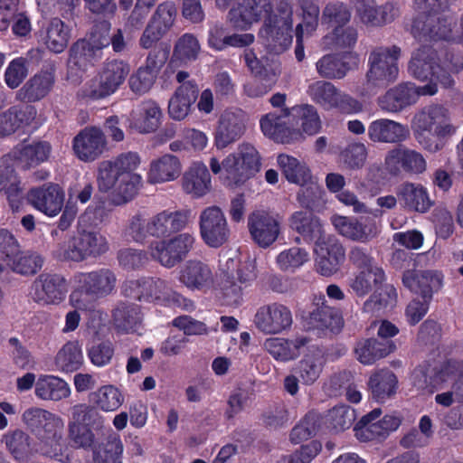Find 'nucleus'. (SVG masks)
<instances>
[{
    "instance_id": "nucleus-46",
    "label": "nucleus",
    "mask_w": 463,
    "mask_h": 463,
    "mask_svg": "<svg viewBox=\"0 0 463 463\" xmlns=\"http://www.w3.org/2000/svg\"><path fill=\"white\" fill-rule=\"evenodd\" d=\"M36 110L33 106L13 107L0 113V136H8L21 128L29 125L35 118Z\"/></svg>"
},
{
    "instance_id": "nucleus-7",
    "label": "nucleus",
    "mask_w": 463,
    "mask_h": 463,
    "mask_svg": "<svg viewBox=\"0 0 463 463\" xmlns=\"http://www.w3.org/2000/svg\"><path fill=\"white\" fill-rule=\"evenodd\" d=\"M129 71V65L123 61L104 62L96 76L79 90L78 98L87 103L111 96L124 83Z\"/></svg>"
},
{
    "instance_id": "nucleus-62",
    "label": "nucleus",
    "mask_w": 463,
    "mask_h": 463,
    "mask_svg": "<svg viewBox=\"0 0 463 463\" xmlns=\"http://www.w3.org/2000/svg\"><path fill=\"white\" fill-rule=\"evenodd\" d=\"M21 183L15 175L9 156L0 157V192H5L9 200L16 197L21 192Z\"/></svg>"
},
{
    "instance_id": "nucleus-58",
    "label": "nucleus",
    "mask_w": 463,
    "mask_h": 463,
    "mask_svg": "<svg viewBox=\"0 0 463 463\" xmlns=\"http://www.w3.org/2000/svg\"><path fill=\"white\" fill-rule=\"evenodd\" d=\"M4 441L14 458L22 461L34 454L33 439L28 433L22 430H14L4 436Z\"/></svg>"
},
{
    "instance_id": "nucleus-33",
    "label": "nucleus",
    "mask_w": 463,
    "mask_h": 463,
    "mask_svg": "<svg viewBox=\"0 0 463 463\" xmlns=\"http://www.w3.org/2000/svg\"><path fill=\"white\" fill-rule=\"evenodd\" d=\"M27 199L35 209L52 217L56 216L62 209L64 193L58 184H47L31 189Z\"/></svg>"
},
{
    "instance_id": "nucleus-60",
    "label": "nucleus",
    "mask_w": 463,
    "mask_h": 463,
    "mask_svg": "<svg viewBox=\"0 0 463 463\" xmlns=\"http://www.w3.org/2000/svg\"><path fill=\"white\" fill-rule=\"evenodd\" d=\"M343 54L334 55L326 54L319 59L316 63L317 73L327 79H342L351 69L349 62Z\"/></svg>"
},
{
    "instance_id": "nucleus-17",
    "label": "nucleus",
    "mask_w": 463,
    "mask_h": 463,
    "mask_svg": "<svg viewBox=\"0 0 463 463\" xmlns=\"http://www.w3.org/2000/svg\"><path fill=\"white\" fill-rule=\"evenodd\" d=\"M385 281V273L381 267L359 270L349 282L353 292L358 297H364L373 292L364 303V312L379 311L385 304L380 299L378 290Z\"/></svg>"
},
{
    "instance_id": "nucleus-38",
    "label": "nucleus",
    "mask_w": 463,
    "mask_h": 463,
    "mask_svg": "<svg viewBox=\"0 0 463 463\" xmlns=\"http://www.w3.org/2000/svg\"><path fill=\"white\" fill-rule=\"evenodd\" d=\"M403 285L423 299H431L441 287L442 277L436 270L409 269L402 276Z\"/></svg>"
},
{
    "instance_id": "nucleus-57",
    "label": "nucleus",
    "mask_w": 463,
    "mask_h": 463,
    "mask_svg": "<svg viewBox=\"0 0 463 463\" xmlns=\"http://www.w3.org/2000/svg\"><path fill=\"white\" fill-rule=\"evenodd\" d=\"M368 385L373 397L383 402L395 392L397 378L390 370H380L372 374Z\"/></svg>"
},
{
    "instance_id": "nucleus-32",
    "label": "nucleus",
    "mask_w": 463,
    "mask_h": 463,
    "mask_svg": "<svg viewBox=\"0 0 463 463\" xmlns=\"http://www.w3.org/2000/svg\"><path fill=\"white\" fill-rule=\"evenodd\" d=\"M439 64L436 51L429 45H422L412 52L408 71L413 78L422 81L429 80V83L437 85Z\"/></svg>"
},
{
    "instance_id": "nucleus-64",
    "label": "nucleus",
    "mask_w": 463,
    "mask_h": 463,
    "mask_svg": "<svg viewBox=\"0 0 463 463\" xmlns=\"http://www.w3.org/2000/svg\"><path fill=\"white\" fill-rule=\"evenodd\" d=\"M122 453V441L114 435L94 450L92 463H121Z\"/></svg>"
},
{
    "instance_id": "nucleus-40",
    "label": "nucleus",
    "mask_w": 463,
    "mask_h": 463,
    "mask_svg": "<svg viewBox=\"0 0 463 463\" xmlns=\"http://www.w3.org/2000/svg\"><path fill=\"white\" fill-rule=\"evenodd\" d=\"M184 192L193 198H201L212 189V178L203 162H194L182 177Z\"/></svg>"
},
{
    "instance_id": "nucleus-31",
    "label": "nucleus",
    "mask_w": 463,
    "mask_h": 463,
    "mask_svg": "<svg viewBox=\"0 0 463 463\" xmlns=\"http://www.w3.org/2000/svg\"><path fill=\"white\" fill-rule=\"evenodd\" d=\"M386 169L393 175L405 172L420 175L426 171L427 162L418 151L407 147H395L388 151L384 158Z\"/></svg>"
},
{
    "instance_id": "nucleus-13",
    "label": "nucleus",
    "mask_w": 463,
    "mask_h": 463,
    "mask_svg": "<svg viewBox=\"0 0 463 463\" xmlns=\"http://www.w3.org/2000/svg\"><path fill=\"white\" fill-rule=\"evenodd\" d=\"M438 92L435 83L416 86L411 82L398 84L378 99V106L385 112L397 113L415 104L420 96H432Z\"/></svg>"
},
{
    "instance_id": "nucleus-15",
    "label": "nucleus",
    "mask_w": 463,
    "mask_h": 463,
    "mask_svg": "<svg viewBox=\"0 0 463 463\" xmlns=\"http://www.w3.org/2000/svg\"><path fill=\"white\" fill-rule=\"evenodd\" d=\"M176 14V6L173 1L167 0L157 5L138 40L139 46L143 49L155 46L174 26Z\"/></svg>"
},
{
    "instance_id": "nucleus-25",
    "label": "nucleus",
    "mask_w": 463,
    "mask_h": 463,
    "mask_svg": "<svg viewBox=\"0 0 463 463\" xmlns=\"http://www.w3.org/2000/svg\"><path fill=\"white\" fill-rule=\"evenodd\" d=\"M317 270L323 276L335 274L345 257L342 243L331 235H326L315 242Z\"/></svg>"
},
{
    "instance_id": "nucleus-3",
    "label": "nucleus",
    "mask_w": 463,
    "mask_h": 463,
    "mask_svg": "<svg viewBox=\"0 0 463 463\" xmlns=\"http://www.w3.org/2000/svg\"><path fill=\"white\" fill-rule=\"evenodd\" d=\"M415 138L423 149L436 153L456 132L449 111L440 105H430L415 114L411 123Z\"/></svg>"
},
{
    "instance_id": "nucleus-12",
    "label": "nucleus",
    "mask_w": 463,
    "mask_h": 463,
    "mask_svg": "<svg viewBox=\"0 0 463 463\" xmlns=\"http://www.w3.org/2000/svg\"><path fill=\"white\" fill-rule=\"evenodd\" d=\"M311 99L326 110L338 109L341 112L353 114L362 111V104L339 90L328 81L317 80L311 83L307 89Z\"/></svg>"
},
{
    "instance_id": "nucleus-51",
    "label": "nucleus",
    "mask_w": 463,
    "mask_h": 463,
    "mask_svg": "<svg viewBox=\"0 0 463 463\" xmlns=\"http://www.w3.org/2000/svg\"><path fill=\"white\" fill-rule=\"evenodd\" d=\"M291 119L294 127L298 128L304 139V134L313 136L321 128V121L317 109L308 104L291 108Z\"/></svg>"
},
{
    "instance_id": "nucleus-9",
    "label": "nucleus",
    "mask_w": 463,
    "mask_h": 463,
    "mask_svg": "<svg viewBox=\"0 0 463 463\" xmlns=\"http://www.w3.org/2000/svg\"><path fill=\"white\" fill-rule=\"evenodd\" d=\"M104 424V417L94 408L83 403L76 404L71 409L69 438L76 448H90L95 441L91 429L100 430Z\"/></svg>"
},
{
    "instance_id": "nucleus-49",
    "label": "nucleus",
    "mask_w": 463,
    "mask_h": 463,
    "mask_svg": "<svg viewBox=\"0 0 463 463\" xmlns=\"http://www.w3.org/2000/svg\"><path fill=\"white\" fill-rule=\"evenodd\" d=\"M290 227L309 241H319L326 234L319 218L307 211H298L290 217Z\"/></svg>"
},
{
    "instance_id": "nucleus-47",
    "label": "nucleus",
    "mask_w": 463,
    "mask_h": 463,
    "mask_svg": "<svg viewBox=\"0 0 463 463\" xmlns=\"http://www.w3.org/2000/svg\"><path fill=\"white\" fill-rule=\"evenodd\" d=\"M61 420L59 415L40 407H30L22 414V422L36 438Z\"/></svg>"
},
{
    "instance_id": "nucleus-34",
    "label": "nucleus",
    "mask_w": 463,
    "mask_h": 463,
    "mask_svg": "<svg viewBox=\"0 0 463 463\" xmlns=\"http://www.w3.org/2000/svg\"><path fill=\"white\" fill-rule=\"evenodd\" d=\"M38 42L54 53H61L69 45L71 28L62 20L53 17L43 23L36 33Z\"/></svg>"
},
{
    "instance_id": "nucleus-52",
    "label": "nucleus",
    "mask_w": 463,
    "mask_h": 463,
    "mask_svg": "<svg viewBox=\"0 0 463 463\" xmlns=\"http://www.w3.org/2000/svg\"><path fill=\"white\" fill-rule=\"evenodd\" d=\"M395 349L392 342H380L376 339H366L357 343L355 354L364 364H372L376 360L385 357Z\"/></svg>"
},
{
    "instance_id": "nucleus-29",
    "label": "nucleus",
    "mask_w": 463,
    "mask_h": 463,
    "mask_svg": "<svg viewBox=\"0 0 463 463\" xmlns=\"http://www.w3.org/2000/svg\"><path fill=\"white\" fill-rule=\"evenodd\" d=\"M107 140L103 131L97 127L82 129L73 138L72 148L75 156L81 161L91 162L105 151Z\"/></svg>"
},
{
    "instance_id": "nucleus-56",
    "label": "nucleus",
    "mask_w": 463,
    "mask_h": 463,
    "mask_svg": "<svg viewBox=\"0 0 463 463\" xmlns=\"http://www.w3.org/2000/svg\"><path fill=\"white\" fill-rule=\"evenodd\" d=\"M278 164L290 183L305 186L311 180V172L304 162L286 154L278 156Z\"/></svg>"
},
{
    "instance_id": "nucleus-6",
    "label": "nucleus",
    "mask_w": 463,
    "mask_h": 463,
    "mask_svg": "<svg viewBox=\"0 0 463 463\" xmlns=\"http://www.w3.org/2000/svg\"><path fill=\"white\" fill-rule=\"evenodd\" d=\"M420 14L413 20L411 33L420 41L447 40L451 36V23L441 12L449 0H413Z\"/></svg>"
},
{
    "instance_id": "nucleus-11",
    "label": "nucleus",
    "mask_w": 463,
    "mask_h": 463,
    "mask_svg": "<svg viewBox=\"0 0 463 463\" xmlns=\"http://www.w3.org/2000/svg\"><path fill=\"white\" fill-rule=\"evenodd\" d=\"M434 390L435 402L445 408L463 402V364L448 362L437 373Z\"/></svg>"
},
{
    "instance_id": "nucleus-2",
    "label": "nucleus",
    "mask_w": 463,
    "mask_h": 463,
    "mask_svg": "<svg viewBox=\"0 0 463 463\" xmlns=\"http://www.w3.org/2000/svg\"><path fill=\"white\" fill-rule=\"evenodd\" d=\"M188 210H162L151 217L146 211H138L128 221L124 234L138 243H144L148 237L163 239L184 230L189 222Z\"/></svg>"
},
{
    "instance_id": "nucleus-41",
    "label": "nucleus",
    "mask_w": 463,
    "mask_h": 463,
    "mask_svg": "<svg viewBox=\"0 0 463 463\" xmlns=\"http://www.w3.org/2000/svg\"><path fill=\"white\" fill-rule=\"evenodd\" d=\"M182 169V163L177 156L165 154L150 162L147 182L150 184L172 182L181 175Z\"/></svg>"
},
{
    "instance_id": "nucleus-63",
    "label": "nucleus",
    "mask_w": 463,
    "mask_h": 463,
    "mask_svg": "<svg viewBox=\"0 0 463 463\" xmlns=\"http://www.w3.org/2000/svg\"><path fill=\"white\" fill-rule=\"evenodd\" d=\"M83 362V355L77 342L66 343L55 357L57 367L63 372H73L80 368Z\"/></svg>"
},
{
    "instance_id": "nucleus-16",
    "label": "nucleus",
    "mask_w": 463,
    "mask_h": 463,
    "mask_svg": "<svg viewBox=\"0 0 463 463\" xmlns=\"http://www.w3.org/2000/svg\"><path fill=\"white\" fill-rule=\"evenodd\" d=\"M293 9L286 1L281 0L276 14L269 20L267 28L269 47L275 53L287 50L292 43Z\"/></svg>"
},
{
    "instance_id": "nucleus-21",
    "label": "nucleus",
    "mask_w": 463,
    "mask_h": 463,
    "mask_svg": "<svg viewBox=\"0 0 463 463\" xmlns=\"http://www.w3.org/2000/svg\"><path fill=\"white\" fill-rule=\"evenodd\" d=\"M291 118V109L282 113L270 112L260 119L262 133L278 143L289 144L302 140V134L298 128L294 127Z\"/></svg>"
},
{
    "instance_id": "nucleus-14",
    "label": "nucleus",
    "mask_w": 463,
    "mask_h": 463,
    "mask_svg": "<svg viewBox=\"0 0 463 463\" xmlns=\"http://www.w3.org/2000/svg\"><path fill=\"white\" fill-rule=\"evenodd\" d=\"M195 239L189 232L170 239L152 241L148 246L151 258L165 268H173L181 262L193 249Z\"/></svg>"
},
{
    "instance_id": "nucleus-39",
    "label": "nucleus",
    "mask_w": 463,
    "mask_h": 463,
    "mask_svg": "<svg viewBox=\"0 0 463 463\" xmlns=\"http://www.w3.org/2000/svg\"><path fill=\"white\" fill-rule=\"evenodd\" d=\"M357 32L353 27L336 26L322 38L321 44L325 49L340 52L345 58L356 65L358 56L352 50L357 42Z\"/></svg>"
},
{
    "instance_id": "nucleus-42",
    "label": "nucleus",
    "mask_w": 463,
    "mask_h": 463,
    "mask_svg": "<svg viewBox=\"0 0 463 463\" xmlns=\"http://www.w3.org/2000/svg\"><path fill=\"white\" fill-rule=\"evenodd\" d=\"M356 10L363 23L383 25L392 22L399 14V7L392 3L377 7L374 0H359Z\"/></svg>"
},
{
    "instance_id": "nucleus-5",
    "label": "nucleus",
    "mask_w": 463,
    "mask_h": 463,
    "mask_svg": "<svg viewBox=\"0 0 463 463\" xmlns=\"http://www.w3.org/2000/svg\"><path fill=\"white\" fill-rule=\"evenodd\" d=\"M74 282L76 288L70 295L71 305L78 309L90 310L98 299L114 291L117 276L113 270L101 268L75 274Z\"/></svg>"
},
{
    "instance_id": "nucleus-37",
    "label": "nucleus",
    "mask_w": 463,
    "mask_h": 463,
    "mask_svg": "<svg viewBox=\"0 0 463 463\" xmlns=\"http://www.w3.org/2000/svg\"><path fill=\"white\" fill-rule=\"evenodd\" d=\"M367 135L373 143L398 144L409 137L410 130L407 126L398 121L379 118L369 124Z\"/></svg>"
},
{
    "instance_id": "nucleus-1",
    "label": "nucleus",
    "mask_w": 463,
    "mask_h": 463,
    "mask_svg": "<svg viewBox=\"0 0 463 463\" xmlns=\"http://www.w3.org/2000/svg\"><path fill=\"white\" fill-rule=\"evenodd\" d=\"M140 164L139 155L131 151L99 162L96 175L99 190L111 192V200L115 204L131 201L142 184V176L136 173Z\"/></svg>"
},
{
    "instance_id": "nucleus-28",
    "label": "nucleus",
    "mask_w": 463,
    "mask_h": 463,
    "mask_svg": "<svg viewBox=\"0 0 463 463\" xmlns=\"http://www.w3.org/2000/svg\"><path fill=\"white\" fill-rule=\"evenodd\" d=\"M37 439L40 442L39 452L42 456L60 463H71V449L64 438L63 420Z\"/></svg>"
},
{
    "instance_id": "nucleus-36",
    "label": "nucleus",
    "mask_w": 463,
    "mask_h": 463,
    "mask_svg": "<svg viewBox=\"0 0 463 463\" xmlns=\"http://www.w3.org/2000/svg\"><path fill=\"white\" fill-rule=\"evenodd\" d=\"M310 343V338L298 335L294 338L269 337L264 340L262 348L274 360L287 363L299 357L303 347Z\"/></svg>"
},
{
    "instance_id": "nucleus-53",
    "label": "nucleus",
    "mask_w": 463,
    "mask_h": 463,
    "mask_svg": "<svg viewBox=\"0 0 463 463\" xmlns=\"http://www.w3.org/2000/svg\"><path fill=\"white\" fill-rule=\"evenodd\" d=\"M162 111L154 100H145L140 105L139 116L133 118L132 128L139 133H151L161 124Z\"/></svg>"
},
{
    "instance_id": "nucleus-48",
    "label": "nucleus",
    "mask_w": 463,
    "mask_h": 463,
    "mask_svg": "<svg viewBox=\"0 0 463 463\" xmlns=\"http://www.w3.org/2000/svg\"><path fill=\"white\" fill-rule=\"evenodd\" d=\"M43 259L40 254L32 250H19L5 266L0 264V275L8 268L14 273L23 276L36 274L43 267Z\"/></svg>"
},
{
    "instance_id": "nucleus-20",
    "label": "nucleus",
    "mask_w": 463,
    "mask_h": 463,
    "mask_svg": "<svg viewBox=\"0 0 463 463\" xmlns=\"http://www.w3.org/2000/svg\"><path fill=\"white\" fill-rule=\"evenodd\" d=\"M109 249L106 238L94 231H79L69 241L63 251V258L73 261H82L89 257H97Z\"/></svg>"
},
{
    "instance_id": "nucleus-43",
    "label": "nucleus",
    "mask_w": 463,
    "mask_h": 463,
    "mask_svg": "<svg viewBox=\"0 0 463 463\" xmlns=\"http://www.w3.org/2000/svg\"><path fill=\"white\" fill-rule=\"evenodd\" d=\"M396 195L400 203L410 211L425 213L431 206L428 191L420 184L403 183L397 188Z\"/></svg>"
},
{
    "instance_id": "nucleus-55",
    "label": "nucleus",
    "mask_w": 463,
    "mask_h": 463,
    "mask_svg": "<svg viewBox=\"0 0 463 463\" xmlns=\"http://www.w3.org/2000/svg\"><path fill=\"white\" fill-rule=\"evenodd\" d=\"M54 83L51 71H41L30 79L20 90V96L27 101H36L45 97Z\"/></svg>"
},
{
    "instance_id": "nucleus-22",
    "label": "nucleus",
    "mask_w": 463,
    "mask_h": 463,
    "mask_svg": "<svg viewBox=\"0 0 463 463\" xmlns=\"http://www.w3.org/2000/svg\"><path fill=\"white\" fill-rule=\"evenodd\" d=\"M184 71H179L175 75L180 86L175 90L168 102V114L174 120H184L191 111L192 105L198 97V87L194 80Z\"/></svg>"
},
{
    "instance_id": "nucleus-18",
    "label": "nucleus",
    "mask_w": 463,
    "mask_h": 463,
    "mask_svg": "<svg viewBox=\"0 0 463 463\" xmlns=\"http://www.w3.org/2000/svg\"><path fill=\"white\" fill-rule=\"evenodd\" d=\"M382 415L381 409H374L358 421L354 427L355 437L363 442L380 440L387 438L401 425V419L395 415Z\"/></svg>"
},
{
    "instance_id": "nucleus-54",
    "label": "nucleus",
    "mask_w": 463,
    "mask_h": 463,
    "mask_svg": "<svg viewBox=\"0 0 463 463\" xmlns=\"http://www.w3.org/2000/svg\"><path fill=\"white\" fill-rule=\"evenodd\" d=\"M298 11L297 15L300 22L297 24L295 33L310 37L319 24V6L314 0H298Z\"/></svg>"
},
{
    "instance_id": "nucleus-30",
    "label": "nucleus",
    "mask_w": 463,
    "mask_h": 463,
    "mask_svg": "<svg viewBox=\"0 0 463 463\" xmlns=\"http://www.w3.org/2000/svg\"><path fill=\"white\" fill-rule=\"evenodd\" d=\"M65 279L57 274L43 273L33 282L30 295L41 304H58L65 298Z\"/></svg>"
},
{
    "instance_id": "nucleus-26",
    "label": "nucleus",
    "mask_w": 463,
    "mask_h": 463,
    "mask_svg": "<svg viewBox=\"0 0 463 463\" xmlns=\"http://www.w3.org/2000/svg\"><path fill=\"white\" fill-rule=\"evenodd\" d=\"M200 233L203 241L210 247H220L227 241L230 230L226 218L217 206H209L200 214Z\"/></svg>"
},
{
    "instance_id": "nucleus-23",
    "label": "nucleus",
    "mask_w": 463,
    "mask_h": 463,
    "mask_svg": "<svg viewBox=\"0 0 463 463\" xmlns=\"http://www.w3.org/2000/svg\"><path fill=\"white\" fill-rule=\"evenodd\" d=\"M247 115L238 108H230L222 112L218 119L214 143L223 149L239 140L246 130Z\"/></svg>"
},
{
    "instance_id": "nucleus-4",
    "label": "nucleus",
    "mask_w": 463,
    "mask_h": 463,
    "mask_svg": "<svg viewBox=\"0 0 463 463\" xmlns=\"http://www.w3.org/2000/svg\"><path fill=\"white\" fill-rule=\"evenodd\" d=\"M260 156L250 143H241L237 151L228 155L222 162L212 157L209 166L213 175H218L227 186L243 184L260 170Z\"/></svg>"
},
{
    "instance_id": "nucleus-61",
    "label": "nucleus",
    "mask_w": 463,
    "mask_h": 463,
    "mask_svg": "<svg viewBox=\"0 0 463 463\" xmlns=\"http://www.w3.org/2000/svg\"><path fill=\"white\" fill-rule=\"evenodd\" d=\"M90 401L103 411H117L124 402L119 390L113 385H105L90 394Z\"/></svg>"
},
{
    "instance_id": "nucleus-10",
    "label": "nucleus",
    "mask_w": 463,
    "mask_h": 463,
    "mask_svg": "<svg viewBox=\"0 0 463 463\" xmlns=\"http://www.w3.org/2000/svg\"><path fill=\"white\" fill-rule=\"evenodd\" d=\"M132 288L137 289L136 297L139 300L155 301L166 307H179L186 311L194 309V303L174 290L170 284L161 279L146 278L131 281Z\"/></svg>"
},
{
    "instance_id": "nucleus-8",
    "label": "nucleus",
    "mask_w": 463,
    "mask_h": 463,
    "mask_svg": "<svg viewBox=\"0 0 463 463\" xmlns=\"http://www.w3.org/2000/svg\"><path fill=\"white\" fill-rule=\"evenodd\" d=\"M402 56L399 46L381 45L372 50L365 74L367 89L385 88L398 79V61Z\"/></svg>"
},
{
    "instance_id": "nucleus-27",
    "label": "nucleus",
    "mask_w": 463,
    "mask_h": 463,
    "mask_svg": "<svg viewBox=\"0 0 463 463\" xmlns=\"http://www.w3.org/2000/svg\"><path fill=\"white\" fill-rule=\"evenodd\" d=\"M248 229L253 241L261 248H267L279 235L280 218L269 212L257 210L248 217Z\"/></svg>"
},
{
    "instance_id": "nucleus-19",
    "label": "nucleus",
    "mask_w": 463,
    "mask_h": 463,
    "mask_svg": "<svg viewBox=\"0 0 463 463\" xmlns=\"http://www.w3.org/2000/svg\"><path fill=\"white\" fill-rule=\"evenodd\" d=\"M253 324L264 335H279L291 328L293 315L288 307L280 303L262 305L254 315Z\"/></svg>"
},
{
    "instance_id": "nucleus-35",
    "label": "nucleus",
    "mask_w": 463,
    "mask_h": 463,
    "mask_svg": "<svg viewBox=\"0 0 463 463\" xmlns=\"http://www.w3.org/2000/svg\"><path fill=\"white\" fill-rule=\"evenodd\" d=\"M178 280L190 290L206 291L213 286L214 275L208 264L190 260L180 269Z\"/></svg>"
},
{
    "instance_id": "nucleus-50",
    "label": "nucleus",
    "mask_w": 463,
    "mask_h": 463,
    "mask_svg": "<svg viewBox=\"0 0 463 463\" xmlns=\"http://www.w3.org/2000/svg\"><path fill=\"white\" fill-rule=\"evenodd\" d=\"M51 146L47 142H34L16 146L14 156L24 169L36 166L49 158Z\"/></svg>"
},
{
    "instance_id": "nucleus-45",
    "label": "nucleus",
    "mask_w": 463,
    "mask_h": 463,
    "mask_svg": "<svg viewBox=\"0 0 463 463\" xmlns=\"http://www.w3.org/2000/svg\"><path fill=\"white\" fill-rule=\"evenodd\" d=\"M34 394L42 401L59 402L71 395V388L58 376L41 374L35 383Z\"/></svg>"
},
{
    "instance_id": "nucleus-59",
    "label": "nucleus",
    "mask_w": 463,
    "mask_h": 463,
    "mask_svg": "<svg viewBox=\"0 0 463 463\" xmlns=\"http://www.w3.org/2000/svg\"><path fill=\"white\" fill-rule=\"evenodd\" d=\"M325 364L322 350L317 348L304 356L298 364V375L305 384L315 383L323 369Z\"/></svg>"
},
{
    "instance_id": "nucleus-44",
    "label": "nucleus",
    "mask_w": 463,
    "mask_h": 463,
    "mask_svg": "<svg viewBox=\"0 0 463 463\" xmlns=\"http://www.w3.org/2000/svg\"><path fill=\"white\" fill-rule=\"evenodd\" d=\"M331 222L339 234L351 241L367 242L378 234V230L374 224L368 226L356 219L334 215Z\"/></svg>"
},
{
    "instance_id": "nucleus-24",
    "label": "nucleus",
    "mask_w": 463,
    "mask_h": 463,
    "mask_svg": "<svg viewBox=\"0 0 463 463\" xmlns=\"http://www.w3.org/2000/svg\"><path fill=\"white\" fill-rule=\"evenodd\" d=\"M109 44V37L97 32L91 33L89 39L77 41L70 50L69 64L85 71L101 55V50Z\"/></svg>"
}]
</instances>
